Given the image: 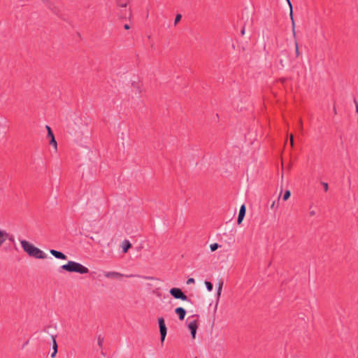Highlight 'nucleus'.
<instances>
[{"label": "nucleus", "instance_id": "obj_1", "mask_svg": "<svg viewBox=\"0 0 358 358\" xmlns=\"http://www.w3.org/2000/svg\"><path fill=\"white\" fill-rule=\"evenodd\" d=\"M20 243L24 251L30 257L36 259H45L47 255L41 249L26 240H21Z\"/></svg>", "mask_w": 358, "mask_h": 358}, {"label": "nucleus", "instance_id": "obj_2", "mask_svg": "<svg viewBox=\"0 0 358 358\" xmlns=\"http://www.w3.org/2000/svg\"><path fill=\"white\" fill-rule=\"evenodd\" d=\"M60 270H64L69 273H78L80 274H86L90 272L87 267L73 261H69L67 264L62 265L60 267Z\"/></svg>", "mask_w": 358, "mask_h": 358}, {"label": "nucleus", "instance_id": "obj_3", "mask_svg": "<svg viewBox=\"0 0 358 358\" xmlns=\"http://www.w3.org/2000/svg\"><path fill=\"white\" fill-rule=\"evenodd\" d=\"M169 293L173 298L176 299L187 301L190 303H192V301L188 299L187 296L180 288L173 287L170 289Z\"/></svg>", "mask_w": 358, "mask_h": 358}, {"label": "nucleus", "instance_id": "obj_4", "mask_svg": "<svg viewBox=\"0 0 358 358\" xmlns=\"http://www.w3.org/2000/svg\"><path fill=\"white\" fill-rule=\"evenodd\" d=\"M157 321H158L159 332H160V341H161L162 345H163L164 340L166 338V336L167 328H166V326L165 324V320H164V317H159Z\"/></svg>", "mask_w": 358, "mask_h": 358}, {"label": "nucleus", "instance_id": "obj_5", "mask_svg": "<svg viewBox=\"0 0 358 358\" xmlns=\"http://www.w3.org/2000/svg\"><path fill=\"white\" fill-rule=\"evenodd\" d=\"M117 16L120 19H129L131 20L132 17V10L131 8H120V10L117 12Z\"/></svg>", "mask_w": 358, "mask_h": 358}, {"label": "nucleus", "instance_id": "obj_6", "mask_svg": "<svg viewBox=\"0 0 358 358\" xmlns=\"http://www.w3.org/2000/svg\"><path fill=\"white\" fill-rule=\"evenodd\" d=\"M188 328L190 330L191 336L193 339L196 337V331L198 329V324L196 320H194L189 323Z\"/></svg>", "mask_w": 358, "mask_h": 358}, {"label": "nucleus", "instance_id": "obj_7", "mask_svg": "<svg viewBox=\"0 0 358 358\" xmlns=\"http://www.w3.org/2000/svg\"><path fill=\"white\" fill-rule=\"evenodd\" d=\"M246 213V207L245 204H243L239 210L238 218H237V224H241L244 219V217Z\"/></svg>", "mask_w": 358, "mask_h": 358}, {"label": "nucleus", "instance_id": "obj_8", "mask_svg": "<svg viewBox=\"0 0 358 358\" xmlns=\"http://www.w3.org/2000/svg\"><path fill=\"white\" fill-rule=\"evenodd\" d=\"M50 252L52 255H53L57 259H67L66 255L60 251H57L56 250L51 249L50 250Z\"/></svg>", "mask_w": 358, "mask_h": 358}, {"label": "nucleus", "instance_id": "obj_9", "mask_svg": "<svg viewBox=\"0 0 358 358\" xmlns=\"http://www.w3.org/2000/svg\"><path fill=\"white\" fill-rule=\"evenodd\" d=\"M104 276L107 278H117L119 279L123 276L120 273L115 271L105 272Z\"/></svg>", "mask_w": 358, "mask_h": 358}, {"label": "nucleus", "instance_id": "obj_10", "mask_svg": "<svg viewBox=\"0 0 358 358\" xmlns=\"http://www.w3.org/2000/svg\"><path fill=\"white\" fill-rule=\"evenodd\" d=\"M176 314L178 315L180 320L182 321L186 315V310L182 307H178L175 309Z\"/></svg>", "mask_w": 358, "mask_h": 358}, {"label": "nucleus", "instance_id": "obj_11", "mask_svg": "<svg viewBox=\"0 0 358 358\" xmlns=\"http://www.w3.org/2000/svg\"><path fill=\"white\" fill-rule=\"evenodd\" d=\"M287 1L288 4H289V15H290V18L292 20L293 36H295V22H294V17H293L292 5L291 1L289 0H287Z\"/></svg>", "mask_w": 358, "mask_h": 358}, {"label": "nucleus", "instance_id": "obj_12", "mask_svg": "<svg viewBox=\"0 0 358 358\" xmlns=\"http://www.w3.org/2000/svg\"><path fill=\"white\" fill-rule=\"evenodd\" d=\"M8 238V233L4 230L0 229V246L7 240Z\"/></svg>", "mask_w": 358, "mask_h": 358}, {"label": "nucleus", "instance_id": "obj_13", "mask_svg": "<svg viewBox=\"0 0 358 358\" xmlns=\"http://www.w3.org/2000/svg\"><path fill=\"white\" fill-rule=\"evenodd\" d=\"M131 243L129 241L124 240L122 242V252L124 253H126L129 250V249L131 248Z\"/></svg>", "mask_w": 358, "mask_h": 358}, {"label": "nucleus", "instance_id": "obj_14", "mask_svg": "<svg viewBox=\"0 0 358 358\" xmlns=\"http://www.w3.org/2000/svg\"><path fill=\"white\" fill-rule=\"evenodd\" d=\"M130 0H115L116 5L119 8H126Z\"/></svg>", "mask_w": 358, "mask_h": 358}, {"label": "nucleus", "instance_id": "obj_15", "mask_svg": "<svg viewBox=\"0 0 358 358\" xmlns=\"http://www.w3.org/2000/svg\"><path fill=\"white\" fill-rule=\"evenodd\" d=\"M56 337L57 335H51V338L52 340V349L55 350V352H57L58 351V345L56 341Z\"/></svg>", "mask_w": 358, "mask_h": 358}, {"label": "nucleus", "instance_id": "obj_16", "mask_svg": "<svg viewBox=\"0 0 358 358\" xmlns=\"http://www.w3.org/2000/svg\"><path fill=\"white\" fill-rule=\"evenodd\" d=\"M103 342H104V338L103 336H102L101 335H99L97 338V343H98V345L102 348H103Z\"/></svg>", "mask_w": 358, "mask_h": 358}, {"label": "nucleus", "instance_id": "obj_17", "mask_svg": "<svg viewBox=\"0 0 358 358\" xmlns=\"http://www.w3.org/2000/svg\"><path fill=\"white\" fill-rule=\"evenodd\" d=\"M220 247H221V245H219V244H218V243H213V244H211V245H210V250H211L212 252L215 251L216 250H217V249H218L219 248H220Z\"/></svg>", "mask_w": 358, "mask_h": 358}, {"label": "nucleus", "instance_id": "obj_18", "mask_svg": "<svg viewBox=\"0 0 358 358\" xmlns=\"http://www.w3.org/2000/svg\"><path fill=\"white\" fill-rule=\"evenodd\" d=\"M205 285H206V287L207 289H208L209 292H210V291H212V290H213V283H212V282H210V281H207V280H206V281H205Z\"/></svg>", "mask_w": 358, "mask_h": 358}, {"label": "nucleus", "instance_id": "obj_19", "mask_svg": "<svg viewBox=\"0 0 358 358\" xmlns=\"http://www.w3.org/2000/svg\"><path fill=\"white\" fill-rule=\"evenodd\" d=\"M291 196V192L289 190H286L283 194L282 199L284 201H287Z\"/></svg>", "mask_w": 358, "mask_h": 358}, {"label": "nucleus", "instance_id": "obj_20", "mask_svg": "<svg viewBox=\"0 0 358 358\" xmlns=\"http://www.w3.org/2000/svg\"><path fill=\"white\" fill-rule=\"evenodd\" d=\"M222 285H223V282L222 281H220L219 282V285H218V287H217V293L218 297L221 294V292H222Z\"/></svg>", "mask_w": 358, "mask_h": 358}, {"label": "nucleus", "instance_id": "obj_21", "mask_svg": "<svg viewBox=\"0 0 358 358\" xmlns=\"http://www.w3.org/2000/svg\"><path fill=\"white\" fill-rule=\"evenodd\" d=\"M294 39H295V50H296V57H299V45H298V43H297V41L296 39V36H294Z\"/></svg>", "mask_w": 358, "mask_h": 358}, {"label": "nucleus", "instance_id": "obj_22", "mask_svg": "<svg viewBox=\"0 0 358 358\" xmlns=\"http://www.w3.org/2000/svg\"><path fill=\"white\" fill-rule=\"evenodd\" d=\"M49 143L55 148H57V143L55 137H52L51 139H50Z\"/></svg>", "mask_w": 358, "mask_h": 358}, {"label": "nucleus", "instance_id": "obj_23", "mask_svg": "<svg viewBox=\"0 0 358 358\" xmlns=\"http://www.w3.org/2000/svg\"><path fill=\"white\" fill-rule=\"evenodd\" d=\"M182 18V15L180 14H177L176 17H175V20H174V24L175 25H176L181 20Z\"/></svg>", "mask_w": 358, "mask_h": 358}, {"label": "nucleus", "instance_id": "obj_24", "mask_svg": "<svg viewBox=\"0 0 358 358\" xmlns=\"http://www.w3.org/2000/svg\"><path fill=\"white\" fill-rule=\"evenodd\" d=\"M321 185L323 186L325 192H327L329 189V185L327 182H322Z\"/></svg>", "mask_w": 358, "mask_h": 358}, {"label": "nucleus", "instance_id": "obj_25", "mask_svg": "<svg viewBox=\"0 0 358 358\" xmlns=\"http://www.w3.org/2000/svg\"><path fill=\"white\" fill-rule=\"evenodd\" d=\"M195 282V280L194 278H189L187 280V285H190V284H193Z\"/></svg>", "mask_w": 358, "mask_h": 358}, {"label": "nucleus", "instance_id": "obj_26", "mask_svg": "<svg viewBox=\"0 0 358 358\" xmlns=\"http://www.w3.org/2000/svg\"><path fill=\"white\" fill-rule=\"evenodd\" d=\"M52 137H55L54 134L52 130H50L48 133V138L51 139Z\"/></svg>", "mask_w": 358, "mask_h": 358}, {"label": "nucleus", "instance_id": "obj_27", "mask_svg": "<svg viewBox=\"0 0 358 358\" xmlns=\"http://www.w3.org/2000/svg\"><path fill=\"white\" fill-rule=\"evenodd\" d=\"M7 240H9L10 241L13 242V243L15 241L13 236L10 235L9 234H8V238H7Z\"/></svg>", "mask_w": 358, "mask_h": 358}, {"label": "nucleus", "instance_id": "obj_28", "mask_svg": "<svg viewBox=\"0 0 358 358\" xmlns=\"http://www.w3.org/2000/svg\"><path fill=\"white\" fill-rule=\"evenodd\" d=\"M278 205L275 206V201H273V203H272V204H271V208L272 209L276 210V209L278 208Z\"/></svg>", "mask_w": 358, "mask_h": 358}, {"label": "nucleus", "instance_id": "obj_29", "mask_svg": "<svg viewBox=\"0 0 358 358\" xmlns=\"http://www.w3.org/2000/svg\"><path fill=\"white\" fill-rule=\"evenodd\" d=\"M290 143H291V145L293 146V145H294V137H293L292 134L290 136Z\"/></svg>", "mask_w": 358, "mask_h": 358}, {"label": "nucleus", "instance_id": "obj_30", "mask_svg": "<svg viewBox=\"0 0 358 358\" xmlns=\"http://www.w3.org/2000/svg\"><path fill=\"white\" fill-rule=\"evenodd\" d=\"M124 28L127 30L129 29H130V25L129 24H125L124 25Z\"/></svg>", "mask_w": 358, "mask_h": 358}, {"label": "nucleus", "instance_id": "obj_31", "mask_svg": "<svg viewBox=\"0 0 358 358\" xmlns=\"http://www.w3.org/2000/svg\"><path fill=\"white\" fill-rule=\"evenodd\" d=\"M57 353V352H55V350H53V352H52V354H51V355H50V356H51V357H52V358L55 357V356H56Z\"/></svg>", "mask_w": 358, "mask_h": 358}, {"label": "nucleus", "instance_id": "obj_32", "mask_svg": "<svg viewBox=\"0 0 358 358\" xmlns=\"http://www.w3.org/2000/svg\"><path fill=\"white\" fill-rule=\"evenodd\" d=\"M241 35H244L245 34V27H243L241 31Z\"/></svg>", "mask_w": 358, "mask_h": 358}, {"label": "nucleus", "instance_id": "obj_33", "mask_svg": "<svg viewBox=\"0 0 358 358\" xmlns=\"http://www.w3.org/2000/svg\"><path fill=\"white\" fill-rule=\"evenodd\" d=\"M286 80H287V79H286V78H280V82H281L282 83H284L286 81Z\"/></svg>", "mask_w": 358, "mask_h": 358}, {"label": "nucleus", "instance_id": "obj_34", "mask_svg": "<svg viewBox=\"0 0 358 358\" xmlns=\"http://www.w3.org/2000/svg\"><path fill=\"white\" fill-rule=\"evenodd\" d=\"M45 128H46V129H47V131H48V133L49 132V131H50V130H52V129H51V128H50V127H49L48 125H46V126H45Z\"/></svg>", "mask_w": 358, "mask_h": 358}, {"label": "nucleus", "instance_id": "obj_35", "mask_svg": "<svg viewBox=\"0 0 358 358\" xmlns=\"http://www.w3.org/2000/svg\"><path fill=\"white\" fill-rule=\"evenodd\" d=\"M333 110H334V113L335 115H336V114H337V110H336V106H334Z\"/></svg>", "mask_w": 358, "mask_h": 358}, {"label": "nucleus", "instance_id": "obj_36", "mask_svg": "<svg viewBox=\"0 0 358 358\" xmlns=\"http://www.w3.org/2000/svg\"><path fill=\"white\" fill-rule=\"evenodd\" d=\"M315 215V212L314 210L310 212V215L313 216Z\"/></svg>", "mask_w": 358, "mask_h": 358}, {"label": "nucleus", "instance_id": "obj_37", "mask_svg": "<svg viewBox=\"0 0 358 358\" xmlns=\"http://www.w3.org/2000/svg\"><path fill=\"white\" fill-rule=\"evenodd\" d=\"M134 276V275H127V277H133Z\"/></svg>", "mask_w": 358, "mask_h": 358}, {"label": "nucleus", "instance_id": "obj_38", "mask_svg": "<svg viewBox=\"0 0 358 358\" xmlns=\"http://www.w3.org/2000/svg\"><path fill=\"white\" fill-rule=\"evenodd\" d=\"M28 343V341H26V343L23 345V347H24L25 345H27Z\"/></svg>", "mask_w": 358, "mask_h": 358}, {"label": "nucleus", "instance_id": "obj_39", "mask_svg": "<svg viewBox=\"0 0 358 358\" xmlns=\"http://www.w3.org/2000/svg\"><path fill=\"white\" fill-rule=\"evenodd\" d=\"M196 358H197V357H196Z\"/></svg>", "mask_w": 358, "mask_h": 358}]
</instances>
